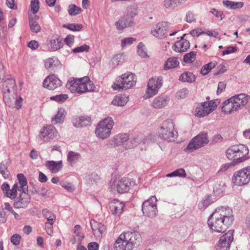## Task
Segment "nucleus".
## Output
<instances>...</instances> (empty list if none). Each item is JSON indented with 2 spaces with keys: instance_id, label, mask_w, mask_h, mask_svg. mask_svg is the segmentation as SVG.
Wrapping results in <instances>:
<instances>
[{
  "instance_id": "obj_1",
  "label": "nucleus",
  "mask_w": 250,
  "mask_h": 250,
  "mask_svg": "<svg viewBox=\"0 0 250 250\" xmlns=\"http://www.w3.org/2000/svg\"><path fill=\"white\" fill-rule=\"evenodd\" d=\"M233 221L231 208L228 207H220L209 216L208 224L212 231L223 233L232 224Z\"/></svg>"
},
{
  "instance_id": "obj_2",
  "label": "nucleus",
  "mask_w": 250,
  "mask_h": 250,
  "mask_svg": "<svg viewBox=\"0 0 250 250\" xmlns=\"http://www.w3.org/2000/svg\"><path fill=\"white\" fill-rule=\"evenodd\" d=\"M1 89L3 101L7 106L17 109L21 108L22 99L19 97L18 99L16 85L14 79L10 78L5 79L2 82Z\"/></svg>"
},
{
  "instance_id": "obj_3",
  "label": "nucleus",
  "mask_w": 250,
  "mask_h": 250,
  "mask_svg": "<svg viewBox=\"0 0 250 250\" xmlns=\"http://www.w3.org/2000/svg\"><path fill=\"white\" fill-rule=\"evenodd\" d=\"M158 133L161 139L168 142L174 141L178 136V132L175 129L174 124L171 119H167L162 123Z\"/></svg>"
},
{
  "instance_id": "obj_4",
  "label": "nucleus",
  "mask_w": 250,
  "mask_h": 250,
  "mask_svg": "<svg viewBox=\"0 0 250 250\" xmlns=\"http://www.w3.org/2000/svg\"><path fill=\"white\" fill-rule=\"evenodd\" d=\"M136 83V80L134 75L132 73H127L117 78L112 88L114 90H126L135 86Z\"/></svg>"
},
{
  "instance_id": "obj_5",
  "label": "nucleus",
  "mask_w": 250,
  "mask_h": 250,
  "mask_svg": "<svg viewBox=\"0 0 250 250\" xmlns=\"http://www.w3.org/2000/svg\"><path fill=\"white\" fill-rule=\"evenodd\" d=\"M209 142L207 132L203 131L193 138L185 148V151L192 152L207 145Z\"/></svg>"
},
{
  "instance_id": "obj_6",
  "label": "nucleus",
  "mask_w": 250,
  "mask_h": 250,
  "mask_svg": "<svg viewBox=\"0 0 250 250\" xmlns=\"http://www.w3.org/2000/svg\"><path fill=\"white\" fill-rule=\"evenodd\" d=\"M114 122L111 117H107L100 122L96 129L95 133L99 138L104 139L110 135Z\"/></svg>"
},
{
  "instance_id": "obj_7",
  "label": "nucleus",
  "mask_w": 250,
  "mask_h": 250,
  "mask_svg": "<svg viewBox=\"0 0 250 250\" xmlns=\"http://www.w3.org/2000/svg\"><path fill=\"white\" fill-rule=\"evenodd\" d=\"M232 181L235 185L239 186L248 184L250 182V166L235 171Z\"/></svg>"
},
{
  "instance_id": "obj_8",
  "label": "nucleus",
  "mask_w": 250,
  "mask_h": 250,
  "mask_svg": "<svg viewBox=\"0 0 250 250\" xmlns=\"http://www.w3.org/2000/svg\"><path fill=\"white\" fill-rule=\"evenodd\" d=\"M156 202V197L151 196L143 203L142 210L145 216L151 218L156 216L158 213Z\"/></svg>"
},
{
  "instance_id": "obj_9",
  "label": "nucleus",
  "mask_w": 250,
  "mask_h": 250,
  "mask_svg": "<svg viewBox=\"0 0 250 250\" xmlns=\"http://www.w3.org/2000/svg\"><path fill=\"white\" fill-rule=\"evenodd\" d=\"M163 85V78L161 76L150 78L147 83L146 89V98H150L157 94L159 89Z\"/></svg>"
},
{
  "instance_id": "obj_10",
  "label": "nucleus",
  "mask_w": 250,
  "mask_h": 250,
  "mask_svg": "<svg viewBox=\"0 0 250 250\" xmlns=\"http://www.w3.org/2000/svg\"><path fill=\"white\" fill-rule=\"evenodd\" d=\"M125 237L127 250H131L134 247L138 246L141 240L140 234L137 231H128L123 233Z\"/></svg>"
},
{
  "instance_id": "obj_11",
  "label": "nucleus",
  "mask_w": 250,
  "mask_h": 250,
  "mask_svg": "<svg viewBox=\"0 0 250 250\" xmlns=\"http://www.w3.org/2000/svg\"><path fill=\"white\" fill-rule=\"evenodd\" d=\"M233 230H229L220 238L216 250H229L231 242L233 240Z\"/></svg>"
},
{
  "instance_id": "obj_12",
  "label": "nucleus",
  "mask_w": 250,
  "mask_h": 250,
  "mask_svg": "<svg viewBox=\"0 0 250 250\" xmlns=\"http://www.w3.org/2000/svg\"><path fill=\"white\" fill-rule=\"evenodd\" d=\"M58 132L55 127L52 125L43 126L41 130L39 137L44 142L53 139L57 136Z\"/></svg>"
},
{
  "instance_id": "obj_13",
  "label": "nucleus",
  "mask_w": 250,
  "mask_h": 250,
  "mask_svg": "<svg viewBox=\"0 0 250 250\" xmlns=\"http://www.w3.org/2000/svg\"><path fill=\"white\" fill-rule=\"evenodd\" d=\"M80 81L79 83L77 93L83 94L86 92L93 91L95 88L93 83L90 81L88 77H84L79 78Z\"/></svg>"
},
{
  "instance_id": "obj_14",
  "label": "nucleus",
  "mask_w": 250,
  "mask_h": 250,
  "mask_svg": "<svg viewBox=\"0 0 250 250\" xmlns=\"http://www.w3.org/2000/svg\"><path fill=\"white\" fill-rule=\"evenodd\" d=\"M62 85V81L55 75L48 76L43 82V87L49 90H54Z\"/></svg>"
},
{
  "instance_id": "obj_15",
  "label": "nucleus",
  "mask_w": 250,
  "mask_h": 250,
  "mask_svg": "<svg viewBox=\"0 0 250 250\" xmlns=\"http://www.w3.org/2000/svg\"><path fill=\"white\" fill-rule=\"evenodd\" d=\"M168 27V25L167 22H159L153 27L151 33L153 36L159 39H163L167 33Z\"/></svg>"
},
{
  "instance_id": "obj_16",
  "label": "nucleus",
  "mask_w": 250,
  "mask_h": 250,
  "mask_svg": "<svg viewBox=\"0 0 250 250\" xmlns=\"http://www.w3.org/2000/svg\"><path fill=\"white\" fill-rule=\"evenodd\" d=\"M47 45L51 51H57L63 46L62 38L57 34H54L48 39Z\"/></svg>"
},
{
  "instance_id": "obj_17",
  "label": "nucleus",
  "mask_w": 250,
  "mask_h": 250,
  "mask_svg": "<svg viewBox=\"0 0 250 250\" xmlns=\"http://www.w3.org/2000/svg\"><path fill=\"white\" fill-rule=\"evenodd\" d=\"M128 139V135L127 134L120 133L115 136L113 139L108 140L106 146L108 147H112L122 145H125V143L127 141Z\"/></svg>"
},
{
  "instance_id": "obj_18",
  "label": "nucleus",
  "mask_w": 250,
  "mask_h": 250,
  "mask_svg": "<svg viewBox=\"0 0 250 250\" xmlns=\"http://www.w3.org/2000/svg\"><path fill=\"white\" fill-rule=\"evenodd\" d=\"M186 34H184L180 38V40L177 41L173 46V50L177 53H183L187 51L190 47L189 42L184 39L186 36Z\"/></svg>"
},
{
  "instance_id": "obj_19",
  "label": "nucleus",
  "mask_w": 250,
  "mask_h": 250,
  "mask_svg": "<svg viewBox=\"0 0 250 250\" xmlns=\"http://www.w3.org/2000/svg\"><path fill=\"white\" fill-rule=\"evenodd\" d=\"M134 24V18L125 14L123 17L115 23L118 30H122L125 27L132 26Z\"/></svg>"
},
{
  "instance_id": "obj_20",
  "label": "nucleus",
  "mask_w": 250,
  "mask_h": 250,
  "mask_svg": "<svg viewBox=\"0 0 250 250\" xmlns=\"http://www.w3.org/2000/svg\"><path fill=\"white\" fill-rule=\"evenodd\" d=\"M28 192L21 193L17 198V201L15 202L14 206L16 208H26L30 201V197L28 194Z\"/></svg>"
},
{
  "instance_id": "obj_21",
  "label": "nucleus",
  "mask_w": 250,
  "mask_h": 250,
  "mask_svg": "<svg viewBox=\"0 0 250 250\" xmlns=\"http://www.w3.org/2000/svg\"><path fill=\"white\" fill-rule=\"evenodd\" d=\"M238 148H240L239 150H238L236 158L235 160H233L236 165L247 160L248 158V155L249 152L248 147L244 145L239 144Z\"/></svg>"
},
{
  "instance_id": "obj_22",
  "label": "nucleus",
  "mask_w": 250,
  "mask_h": 250,
  "mask_svg": "<svg viewBox=\"0 0 250 250\" xmlns=\"http://www.w3.org/2000/svg\"><path fill=\"white\" fill-rule=\"evenodd\" d=\"M131 185V183L129 179L123 178L117 182L116 188L118 192L122 194L128 192Z\"/></svg>"
},
{
  "instance_id": "obj_23",
  "label": "nucleus",
  "mask_w": 250,
  "mask_h": 250,
  "mask_svg": "<svg viewBox=\"0 0 250 250\" xmlns=\"http://www.w3.org/2000/svg\"><path fill=\"white\" fill-rule=\"evenodd\" d=\"M169 101L168 97L165 95H160L152 101L151 105L155 109H161L165 107Z\"/></svg>"
},
{
  "instance_id": "obj_24",
  "label": "nucleus",
  "mask_w": 250,
  "mask_h": 250,
  "mask_svg": "<svg viewBox=\"0 0 250 250\" xmlns=\"http://www.w3.org/2000/svg\"><path fill=\"white\" fill-rule=\"evenodd\" d=\"M248 96L244 94L236 95L231 99L237 110L241 109L248 103Z\"/></svg>"
},
{
  "instance_id": "obj_25",
  "label": "nucleus",
  "mask_w": 250,
  "mask_h": 250,
  "mask_svg": "<svg viewBox=\"0 0 250 250\" xmlns=\"http://www.w3.org/2000/svg\"><path fill=\"white\" fill-rule=\"evenodd\" d=\"M91 121V119L89 116H83L74 119L73 124L76 127L80 128L90 125Z\"/></svg>"
},
{
  "instance_id": "obj_26",
  "label": "nucleus",
  "mask_w": 250,
  "mask_h": 250,
  "mask_svg": "<svg viewBox=\"0 0 250 250\" xmlns=\"http://www.w3.org/2000/svg\"><path fill=\"white\" fill-rule=\"evenodd\" d=\"M222 110L226 113L231 114L238 110L233 102L231 97L225 100L222 104Z\"/></svg>"
},
{
  "instance_id": "obj_27",
  "label": "nucleus",
  "mask_w": 250,
  "mask_h": 250,
  "mask_svg": "<svg viewBox=\"0 0 250 250\" xmlns=\"http://www.w3.org/2000/svg\"><path fill=\"white\" fill-rule=\"evenodd\" d=\"M90 225L95 236L101 237L102 234L105 231V227L95 220L91 221Z\"/></svg>"
},
{
  "instance_id": "obj_28",
  "label": "nucleus",
  "mask_w": 250,
  "mask_h": 250,
  "mask_svg": "<svg viewBox=\"0 0 250 250\" xmlns=\"http://www.w3.org/2000/svg\"><path fill=\"white\" fill-rule=\"evenodd\" d=\"M109 207L114 214L120 215L123 211L124 205L123 203L115 199L110 203Z\"/></svg>"
},
{
  "instance_id": "obj_29",
  "label": "nucleus",
  "mask_w": 250,
  "mask_h": 250,
  "mask_svg": "<svg viewBox=\"0 0 250 250\" xmlns=\"http://www.w3.org/2000/svg\"><path fill=\"white\" fill-rule=\"evenodd\" d=\"M129 101V96L125 94L116 95L112 101V104L115 106H123Z\"/></svg>"
},
{
  "instance_id": "obj_30",
  "label": "nucleus",
  "mask_w": 250,
  "mask_h": 250,
  "mask_svg": "<svg viewBox=\"0 0 250 250\" xmlns=\"http://www.w3.org/2000/svg\"><path fill=\"white\" fill-rule=\"evenodd\" d=\"M125 237L122 233L116 240L114 245L115 250H127V243L125 241Z\"/></svg>"
},
{
  "instance_id": "obj_31",
  "label": "nucleus",
  "mask_w": 250,
  "mask_h": 250,
  "mask_svg": "<svg viewBox=\"0 0 250 250\" xmlns=\"http://www.w3.org/2000/svg\"><path fill=\"white\" fill-rule=\"evenodd\" d=\"M46 166L50 170L52 173H57L61 170L62 167V161L55 162L54 161H47Z\"/></svg>"
},
{
  "instance_id": "obj_32",
  "label": "nucleus",
  "mask_w": 250,
  "mask_h": 250,
  "mask_svg": "<svg viewBox=\"0 0 250 250\" xmlns=\"http://www.w3.org/2000/svg\"><path fill=\"white\" fill-rule=\"evenodd\" d=\"M80 82L79 79L70 78L66 84V87L72 93H77Z\"/></svg>"
},
{
  "instance_id": "obj_33",
  "label": "nucleus",
  "mask_w": 250,
  "mask_h": 250,
  "mask_svg": "<svg viewBox=\"0 0 250 250\" xmlns=\"http://www.w3.org/2000/svg\"><path fill=\"white\" fill-rule=\"evenodd\" d=\"M17 178L20 184L18 190L24 193L28 192L27 181L25 176L22 173H20L17 175Z\"/></svg>"
},
{
  "instance_id": "obj_34",
  "label": "nucleus",
  "mask_w": 250,
  "mask_h": 250,
  "mask_svg": "<svg viewBox=\"0 0 250 250\" xmlns=\"http://www.w3.org/2000/svg\"><path fill=\"white\" fill-rule=\"evenodd\" d=\"M179 65V62L178 58L170 57L166 62L164 64V69L165 70L173 69L177 67Z\"/></svg>"
},
{
  "instance_id": "obj_35",
  "label": "nucleus",
  "mask_w": 250,
  "mask_h": 250,
  "mask_svg": "<svg viewBox=\"0 0 250 250\" xmlns=\"http://www.w3.org/2000/svg\"><path fill=\"white\" fill-rule=\"evenodd\" d=\"M66 112L63 108L58 109L57 114L52 118V122L54 124L62 123L63 122Z\"/></svg>"
},
{
  "instance_id": "obj_36",
  "label": "nucleus",
  "mask_w": 250,
  "mask_h": 250,
  "mask_svg": "<svg viewBox=\"0 0 250 250\" xmlns=\"http://www.w3.org/2000/svg\"><path fill=\"white\" fill-rule=\"evenodd\" d=\"M238 145H233L228 148L226 151V156L229 160H235L238 150H239Z\"/></svg>"
},
{
  "instance_id": "obj_37",
  "label": "nucleus",
  "mask_w": 250,
  "mask_h": 250,
  "mask_svg": "<svg viewBox=\"0 0 250 250\" xmlns=\"http://www.w3.org/2000/svg\"><path fill=\"white\" fill-rule=\"evenodd\" d=\"M8 166V160L2 161L0 165V173L4 178H9L10 176V172L7 169Z\"/></svg>"
},
{
  "instance_id": "obj_38",
  "label": "nucleus",
  "mask_w": 250,
  "mask_h": 250,
  "mask_svg": "<svg viewBox=\"0 0 250 250\" xmlns=\"http://www.w3.org/2000/svg\"><path fill=\"white\" fill-rule=\"evenodd\" d=\"M223 4L226 7L231 9L241 8L244 6V3L243 2H235L229 0H224Z\"/></svg>"
},
{
  "instance_id": "obj_39",
  "label": "nucleus",
  "mask_w": 250,
  "mask_h": 250,
  "mask_svg": "<svg viewBox=\"0 0 250 250\" xmlns=\"http://www.w3.org/2000/svg\"><path fill=\"white\" fill-rule=\"evenodd\" d=\"M60 64V62L58 60L53 59L52 58H48L45 60L44 65L45 67L48 70H53Z\"/></svg>"
},
{
  "instance_id": "obj_40",
  "label": "nucleus",
  "mask_w": 250,
  "mask_h": 250,
  "mask_svg": "<svg viewBox=\"0 0 250 250\" xmlns=\"http://www.w3.org/2000/svg\"><path fill=\"white\" fill-rule=\"evenodd\" d=\"M195 79V75L190 72H184L179 77V80L183 82L192 83Z\"/></svg>"
},
{
  "instance_id": "obj_41",
  "label": "nucleus",
  "mask_w": 250,
  "mask_h": 250,
  "mask_svg": "<svg viewBox=\"0 0 250 250\" xmlns=\"http://www.w3.org/2000/svg\"><path fill=\"white\" fill-rule=\"evenodd\" d=\"M81 159L80 153L73 151L68 152L67 155V160L70 165H72Z\"/></svg>"
},
{
  "instance_id": "obj_42",
  "label": "nucleus",
  "mask_w": 250,
  "mask_h": 250,
  "mask_svg": "<svg viewBox=\"0 0 250 250\" xmlns=\"http://www.w3.org/2000/svg\"><path fill=\"white\" fill-rule=\"evenodd\" d=\"M142 140L143 137L141 135L135 136L132 138L129 142H128L126 144H125V149L132 148L139 144L142 141Z\"/></svg>"
},
{
  "instance_id": "obj_43",
  "label": "nucleus",
  "mask_w": 250,
  "mask_h": 250,
  "mask_svg": "<svg viewBox=\"0 0 250 250\" xmlns=\"http://www.w3.org/2000/svg\"><path fill=\"white\" fill-rule=\"evenodd\" d=\"M217 65V62H210L206 64L203 65L201 69L200 73L205 76L209 73L210 71L215 67Z\"/></svg>"
},
{
  "instance_id": "obj_44",
  "label": "nucleus",
  "mask_w": 250,
  "mask_h": 250,
  "mask_svg": "<svg viewBox=\"0 0 250 250\" xmlns=\"http://www.w3.org/2000/svg\"><path fill=\"white\" fill-rule=\"evenodd\" d=\"M213 110L211 108L204 109L202 106H198L195 110L196 116L198 117H203L208 115Z\"/></svg>"
},
{
  "instance_id": "obj_45",
  "label": "nucleus",
  "mask_w": 250,
  "mask_h": 250,
  "mask_svg": "<svg viewBox=\"0 0 250 250\" xmlns=\"http://www.w3.org/2000/svg\"><path fill=\"white\" fill-rule=\"evenodd\" d=\"M138 7L136 4H132L127 6L125 14L134 18L138 13Z\"/></svg>"
},
{
  "instance_id": "obj_46",
  "label": "nucleus",
  "mask_w": 250,
  "mask_h": 250,
  "mask_svg": "<svg viewBox=\"0 0 250 250\" xmlns=\"http://www.w3.org/2000/svg\"><path fill=\"white\" fill-rule=\"evenodd\" d=\"M196 51H190L189 53L186 54L183 57V61L187 63H191L196 59Z\"/></svg>"
},
{
  "instance_id": "obj_47",
  "label": "nucleus",
  "mask_w": 250,
  "mask_h": 250,
  "mask_svg": "<svg viewBox=\"0 0 250 250\" xmlns=\"http://www.w3.org/2000/svg\"><path fill=\"white\" fill-rule=\"evenodd\" d=\"M42 214L47 219V222H55L56 220V215L54 213L49 210L47 208L42 210Z\"/></svg>"
},
{
  "instance_id": "obj_48",
  "label": "nucleus",
  "mask_w": 250,
  "mask_h": 250,
  "mask_svg": "<svg viewBox=\"0 0 250 250\" xmlns=\"http://www.w3.org/2000/svg\"><path fill=\"white\" fill-rule=\"evenodd\" d=\"M212 202L210 197L207 196L203 199L198 204V208L201 210L207 208Z\"/></svg>"
},
{
  "instance_id": "obj_49",
  "label": "nucleus",
  "mask_w": 250,
  "mask_h": 250,
  "mask_svg": "<svg viewBox=\"0 0 250 250\" xmlns=\"http://www.w3.org/2000/svg\"><path fill=\"white\" fill-rule=\"evenodd\" d=\"M29 22L30 29L32 32L38 33L41 31V28L40 25L34 19L29 18Z\"/></svg>"
},
{
  "instance_id": "obj_50",
  "label": "nucleus",
  "mask_w": 250,
  "mask_h": 250,
  "mask_svg": "<svg viewBox=\"0 0 250 250\" xmlns=\"http://www.w3.org/2000/svg\"><path fill=\"white\" fill-rule=\"evenodd\" d=\"M62 26L73 31H79L81 30L83 28V25L82 24L78 23L63 24Z\"/></svg>"
},
{
  "instance_id": "obj_51",
  "label": "nucleus",
  "mask_w": 250,
  "mask_h": 250,
  "mask_svg": "<svg viewBox=\"0 0 250 250\" xmlns=\"http://www.w3.org/2000/svg\"><path fill=\"white\" fill-rule=\"evenodd\" d=\"M167 177H171L174 176H178L180 177H186L187 174L185 170L183 168H179L176 170L168 173L167 175Z\"/></svg>"
},
{
  "instance_id": "obj_52",
  "label": "nucleus",
  "mask_w": 250,
  "mask_h": 250,
  "mask_svg": "<svg viewBox=\"0 0 250 250\" xmlns=\"http://www.w3.org/2000/svg\"><path fill=\"white\" fill-rule=\"evenodd\" d=\"M225 189V184H216L213 187V191L214 194L219 196L223 193Z\"/></svg>"
},
{
  "instance_id": "obj_53",
  "label": "nucleus",
  "mask_w": 250,
  "mask_h": 250,
  "mask_svg": "<svg viewBox=\"0 0 250 250\" xmlns=\"http://www.w3.org/2000/svg\"><path fill=\"white\" fill-rule=\"evenodd\" d=\"M82 9L80 7H77L76 5L71 4L68 7V13L70 16H76L78 15L81 12Z\"/></svg>"
},
{
  "instance_id": "obj_54",
  "label": "nucleus",
  "mask_w": 250,
  "mask_h": 250,
  "mask_svg": "<svg viewBox=\"0 0 250 250\" xmlns=\"http://www.w3.org/2000/svg\"><path fill=\"white\" fill-rule=\"evenodd\" d=\"M68 98V96L67 94H59L50 97L51 100L55 101L58 103H62L65 101Z\"/></svg>"
},
{
  "instance_id": "obj_55",
  "label": "nucleus",
  "mask_w": 250,
  "mask_h": 250,
  "mask_svg": "<svg viewBox=\"0 0 250 250\" xmlns=\"http://www.w3.org/2000/svg\"><path fill=\"white\" fill-rule=\"evenodd\" d=\"M137 53L140 56L143 58H146L148 56L145 46L142 42H140L138 45Z\"/></svg>"
},
{
  "instance_id": "obj_56",
  "label": "nucleus",
  "mask_w": 250,
  "mask_h": 250,
  "mask_svg": "<svg viewBox=\"0 0 250 250\" xmlns=\"http://www.w3.org/2000/svg\"><path fill=\"white\" fill-rule=\"evenodd\" d=\"M188 90L187 88H183L176 93V96L178 99H184L188 94Z\"/></svg>"
},
{
  "instance_id": "obj_57",
  "label": "nucleus",
  "mask_w": 250,
  "mask_h": 250,
  "mask_svg": "<svg viewBox=\"0 0 250 250\" xmlns=\"http://www.w3.org/2000/svg\"><path fill=\"white\" fill-rule=\"evenodd\" d=\"M31 10L34 14H36L39 9V0H31L30 4Z\"/></svg>"
},
{
  "instance_id": "obj_58",
  "label": "nucleus",
  "mask_w": 250,
  "mask_h": 250,
  "mask_svg": "<svg viewBox=\"0 0 250 250\" xmlns=\"http://www.w3.org/2000/svg\"><path fill=\"white\" fill-rule=\"evenodd\" d=\"M135 41L136 39L132 37L125 38L121 41V46L124 47L125 46L130 45Z\"/></svg>"
},
{
  "instance_id": "obj_59",
  "label": "nucleus",
  "mask_w": 250,
  "mask_h": 250,
  "mask_svg": "<svg viewBox=\"0 0 250 250\" xmlns=\"http://www.w3.org/2000/svg\"><path fill=\"white\" fill-rule=\"evenodd\" d=\"M89 46L86 44H83L73 49V52L75 53L83 52L84 51L88 52L89 50Z\"/></svg>"
},
{
  "instance_id": "obj_60",
  "label": "nucleus",
  "mask_w": 250,
  "mask_h": 250,
  "mask_svg": "<svg viewBox=\"0 0 250 250\" xmlns=\"http://www.w3.org/2000/svg\"><path fill=\"white\" fill-rule=\"evenodd\" d=\"M235 165H236V164L233 161L230 163L224 164L221 166L219 171L225 172L230 167H233Z\"/></svg>"
},
{
  "instance_id": "obj_61",
  "label": "nucleus",
  "mask_w": 250,
  "mask_h": 250,
  "mask_svg": "<svg viewBox=\"0 0 250 250\" xmlns=\"http://www.w3.org/2000/svg\"><path fill=\"white\" fill-rule=\"evenodd\" d=\"M54 222H46L45 223V228L46 233L50 236L52 235L53 232V225L54 224Z\"/></svg>"
},
{
  "instance_id": "obj_62",
  "label": "nucleus",
  "mask_w": 250,
  "mask_h": 250,
  "mask_svg": "<svg viewBox=\"0 0 250 250\" xmlns=\"http://www.w3.org/2000/svg\"><path fill=\"white\" fill-rule=\"evenodd\" d=\"M196 20L195 15L193 12L188 11L186 16V21L188 23L195 21Z\"/></svg>"
},
{
  "instance_id": "obj_63",
  "label": "nucleus",
  "mask_w": 250,
  "mask_h": 250,
  "mask_svg": "<svg viewBox=\"0 0 250 250\" xmlns=\"http://www.w3.org/2000/svg\"><path fill=\"white\" fill-rule=\"evenodd\" d=\"M209 13L213 15L216 18H220V20L221 21L223 20V18L222 17L223 12L221 11H219L215 8H212L209 11Z\"/></svg>"
},
{
  "instance_id": "obj_64",
  "label": "nucleus",
  "mask_w": 250,
  "mask_h": 250,
  "mask_svg": "<svg viewBox=\"0 0 250 250\" xmlns=\"http://www.w3.org/2000/svg\"><path fill=\"white\" fill-rule=\"evenodd\" d=\"M21 236L17 234H15L11 238V242L14 245L17 246L20 244Z\"/></svg>"
}]
</instances>
